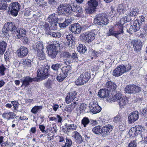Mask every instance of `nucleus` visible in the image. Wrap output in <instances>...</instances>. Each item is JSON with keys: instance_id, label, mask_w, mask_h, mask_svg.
<instances>
[{"instance_id": "obj_56", "label": "nucleus", "mask_w": 147, "mask_h": 147, "mask_svg": "<svg viewBox=\"0 0 147 147\" xmlns=\"http://www.w3.org/2000/svg\"><path fill=\"white\" fill-rule=\"evenodd\" d=\"M66 141L65 145L62 146V147H70L72 144V141L71 139L66 138Z\"/></svg>"}, {"instance_id": "obj_3", "label": "nucleus", "mask_w": 147, "mask_h": 147, "mask_svg": "<svg viewBox=\"0 0 147 147\" xmlns=\"http://www.w3.org/2000/svg\"><path fill=\"white\" fill-rule=\"evenodd\" d=\"M47 65L42 66L37 70V78L39 79V81L47 78L49 75V70Z\"/></svg>"}, {"instance_id": "obj_31", "label": "nucleus", "mask_w": 147, "mask_h": 147, "mask_svg": "<svg viewBox=\"0 0 147 147\" xmlns=\"http://www.w3.org/2000/svg\"><path fill=\"white\" fill-rule=\"evenodd\" d=\"M87 107L86 104L83 103L81 104L78 108H76V111L78 115H80L81 113L85 112Z\"/></svg>"}, {"instance_id": "obj_35", "label": "nucleus", "mask_w": 147, "mask_h": 147, "mask_svg": "<svg viewBox=\"0 0 147 147\" xmlns=\"http://www.w3.org/2000/svg\"><path fill=\"white\" fill-rule=\"evenodd\" d=\"M7 46V44L4 41L0 42V54L3 55L5 51Z\"/></svg>"}, {"instance_id": "obj_23", "label": "nucleus", "mask_w": 147, "mask_h": 147, "mask_svg": "<svg viewBox=\"0 0 147 147\" xmlns=\"http://www.w3.org/2000/svg\"><path fill=\"white\" fill-rule=\"evenodd\" d=\"M106 87L110 92H114L117 88L115 83L111 81H108L106 84Z\"/></svg>"}, {"instance_id": "obj_41", "label": "nucleus", "mask_w": 147, "mask_h": 147, "mask_svg": "<svg viewBox=\"0 0 147 147\" xmlns=\"http://www.w3.org/2000/svg\"><path fill=\"white\" fill-rule=\"evenodd\" d=\"M133 131L135 130L136 132L138 133V134H140L141 133L144 131L145 129L144 127L141 125H136L133 127Z\"/></svg>"}, {"instance_id": "obj_5", "label": "nucleus", "mask_w": 147, "mask_h": 147, "mask_svg": "<svg viewBox=\"0 0 147 147\" xmlns=\"http://www.w3.org/2000/svg\"><path fill=\"white\" fill-rule=\"evenodd\" d=\"M21 5L18 2H13L11 3L9 5V12L12 16H16L20 11Z\"/></svg>"}, {"instance_id": "obj_14", "label": "nucleus", "mask_w": 147, "mask_h": 147, "mask_svg": "<svg viewBox=\"0 0 147 147\" xmlns=\"http://www.w3.org/2000/svg\"><path fill=\"white\" fill-rule=\"evenodd\" d=\"M141 25L138 21L135 20L133 24L130 26L129 28L127 30V31L130 34H132L133 32H137L140 30Z\"/></svg>"}, {"instance_id": "obj_4", "label": "nucleus", "mask_w": 147, "mask_h": 147, "mask_svg": "<svg viewBox=\"0 0 147 147\" xmlns=\"http://www.w3.org/2000/svg\"><path fill=\"white\" fill-rule=\"evenodd\" d=\"M91 78L90 73L83 72L75 81V84L78 86L82 85L87 82Z\"/></svg>"}, {"instance_id": "obj_9", "label": "nucleus", "mask_w": 147, "mask_h": 147, "mask_svg": "<svg viewBox=\"0 0 147 147\" xmlns=\"http://www.w3.org/2000/svg\"><path fill=\"white\" fill-rule=\"evenodd\" d=\"M39 79L36 77L32 78L29 76L24 77L20 79V82L22 83L21 87H24L25 88L29 85L30 83L33 82H39Z\"/></svg>"}, {"instance_id": "obj_17", "label": "nucleus", "mask_w": 147, "mask_h": 147, "mask_svg": "<svg viewBox=\"0 0 147 147\" xmlns=\"http://www.w3.org/2000/svg\"><path fill=\"white\" fill-rule=\"evenodd\" d=\"M113 128V125L107 124L102 127V136L103 137L109 134Z\"/></svg>"}, {"instance_id": "obj_18", "label": "nucleus", "mask_w": 147, "mask_h": 147, "mask_svg": "<svg viewBox=\"0 0 147 147\" xmlns=\"http://www.w3.org/2000/svg\"><path fill=\"white\" fill-rule=\"evenodd\" d=\"M18 56L22 58L26 56L28 53V49L24 46H21L17 51Z\"/></svg>"}, {"instance_id": "obj_20", "label": "nucleus", "mask_w": 147, "mask_h": 147, "mask_svg": "<svg viewBox=\"0 0 147 147\" xmlns=\"http://www.w3.org/2000/svg\"><path fill=\"white\" fill-rule=\"evenodd\" d=\"M139 117V113L137 111L132 112L128 117V120L130 123H134Z\"/></svg>"}, {"instance_id": "obj_21", "label": "nucleus", "mask_w": 147, "mask_h": 147, "mask_svg": "<svg viewBox=\"0 0 147 147\" xmlns=\"http://www.w3.org/2000/svg\"><path fill=\"white\" fill-rule=\"evenodd\" d=\"M71 31L76 34H79L82 30L81 26L78 23L74 24L71 25Z\"/></svg>"}, {"instance_id": "obj_64", "label": "nucleus", "mask_w": 147, "mask_h": 147, "mask_svg": "<svg viewBox=\"0 0 147 147\" xmlns=\"http://www.w3.org/2000/svg\"><path fill=\"white\" fill-rule=\"evenodd\" d=\"M137 143L135 140L131 141L129 143L127 147H136Z\"/></svg>"}, {"instance_id": "obj_49", "label": "nucleus", "mask_w": 147, "mask_h": 147, "mask_svg": "<svg viewBox=\"0 0 147 147\" xmlns=\"http://www.w3.org/2000/svg\"><path fill=\"white\" fill-rule=\"evenodd\" d=\"M90 120L87 117H84L81 121V123L84 127L86 126L88 124L90 123Z\"/></svg>"}, {"instance_id": "obj_37", "label": "nucleus", "mask_w": 147, "mask_h": 147, "mask_svg": "<svg viewBox=\"0 0 147 147\" xmlns=\"http://www.w3.org/2000/svg\"><path fill=\"white\" fill-rule=\"evenodd\" d=\"M11 0L8 1L7 0H0V9L5 10L7 7V2H10Z\"/></svg>"}, {"instance_id": "obj_25", "label": "nucleus", "mask_w": 147, "mask_h": 147, "mask_svg": "<svg viewBox=\"0 0 147 147\" xmlns=\"http://www.w3.org/2000/svg\"><path fill=\"white\" fill-rule=\"evenodd\" d=\"M110 92L107 88L100 89L98 93V96L101 98H105L108 96Z\"/></svg>"}, {"instance_id": "obj_38", "label": "nucleus", "mask_w": 147, "mask_h": 147, "mask_svg": "<svg viewBox=\"0 0 147 147\" xmlns=\"http://www.w3.org/2000/svg\"><path fill=\"white\" fill-rule=\"evenodd\" d=\"M102 127L100 125L96 126L92 128V131L96 134L101 135L102 133Z\"/></svg>"}, {"instance_id": "obj_7", "label": "nucleus", "mask_w": 147, "mask_h": 147, "mask_svg": "<svg viewBox=\"0 0 147 147\" xmlns=\"http://www.w3.org/2000/svg\"><path fill=\"white\" fill-rule=\"evenodd\" d=\"M47 52L49 56L52 59L55 58L58 53V47L56 45H49L47 47Z\"/></svg>"}, {"instance_id": "obj_12", "label": "nucleus", "mask_w": 147, "mask_h": 147, "mask_svg": "<svg viewBox=\"0 0 147 147\" xmlns=\"http://www.w3.org/2000/svg\"><path fill=\"white\" fill-rule=\"evenodd\" d=\"M61 70V72L56 78L57 80L59 82L63 81L67 76L68 72L71 70L67 67H63Z\"/></svg>"}, {"instance_id": "obj_51", "label": "nucleus", "mask_w": 147, "mask_h": 147, "mask_svg": "<svg viewBox=\"0 0 147 147\" xmlns=\"http://www.w3.org/2000/svg\"><path fill=\"white\" fill-rule=\"evenodd\" d=\"M121 95L122 94L120 92L117 93L116 94L114 95V96L112 95V97L113 100L114 101L117 100L118 101L122 97Z\"/></svg>"}, {"instance_id": "obj_22", "label": "nucleus", "mask_w": 147, "mask_h": 147, "mask_svg": "<svg viewBox=\"0 0 147 147\" xmlns=\"http://www.w3.org/2000/svg\"><path fill=\"white\" fill-rule=\"evenodd\" d=\"M76 95L77 92L75 91L69 93L65 98L66 102L68 104L70 103L71 101L74 100L76 97Z\"/></svg>"}, {"instance_id": "obj_43", "label": "nucleus", "mask_w": 147, "mask_h": 147, "mask_svg": "<svg viewBox=\"0 0 147 147\" xmlns=\"http://www.w3.org/2000/svg\"><path fill=\"white\" fill-rule=\"evenodd\" d=\"M71 23V20L69 19H65V21L62 23H58L59 25L61 28L66 27Z\"/></svg>"}, {"instance_id": "obj_28", "label": "nucleus", "mask_w": 147, "mask_h": 147, "mask_svg": "<svg viewBox=\"0 0 147 147\" xmlns=\"http://www.w3.org/2000/svg\"><path fill=\"white\" fill-rule=\"evenodd\" d=\"M73 12L77 13L76 16L77 17H79L81 14L83 13V10L81 7L77 5H73Z\"/></svg>"}, {"instance_id": "obj_39", "label": "nucleus", "mask_w": 147, "mask_h": 147, "mask_svg": "<svg viewBox=\"0 0 147 147\" xmlns=\"http://www.w3.org/2000/svg\"><path fill=\"white\" fill-rule=\"evenodd\" d=\"M63 4L65 12L66 13H68L69 15L71 14L73 12V6H71L67 4Z\"/></svg>"}, {"instance_id": "obj_47", "label": "nucleus", "mask_w": 147, "mask_h": 147, "mask_svg": "<svg viewBox=\"0 0 147 147\" xmlns=\"http://www.w3.org/2000/svg\"><path fill=\"white\" fill-rule=\"evenodd\" d=\"M88 4L90 7L96 9L98 4V2L96 0H90L88 2Z\"/></svg>"}, {"instance_id": "obj_10", "label": "nucleus", "mask_w": 147, "mask_h": 147, "mask_svg": "<svg viewBox=\"0 0 147 147\" xmlns=\"http://www.w3.org/2000/svg\"><path fill=\"white\" fill-rule=\"evenodd\" d=\"M141 88L136 86V85H129L125 88V92L128 94H135L141 91Z\"/></svg>"}, {"instance_id": "obj_15", "label": "nucleus", "mask_w": 147, "mask_h": 147, "mask_svg": "<svg viewBox=\"0 0 147 147\" xmlns=\"http://www.w3.org/2000/svg\"><path fill=\"white\" fill-rule=\"evenodd\" d=\"M123 30L122 28L118 29L117 31H115L113 28H111L109 29V31L107 32V35L108 36H112L118 38L119 37V35L123 33Z\"/></svg>"}, {"instance_id": "obj_1", "label": "nucleus", "mask_w": 147, "mask_h": 147, "mask_svg": "<svg viewBox=\"0 0 147 147\" xmlns=\"http://www.w3.org/2000/svg\"><path fill=\"white\" fill-rule=\"evenodd\" d=\"M95 29L82 33L80 36V40L85 41L87 42L90 43L95 38Z\"/></svg>"}, {"instance_id": "obj_30", "label": "nucleus", "mask_w": 147, "mask_h": 147, "mask_svg": "<svg viewBox=\"0 0 147 147\" xmlns=\"http://www.w3.org/2000/svg\"><path fill=\"white\" fill-rule=\"evenodd\" d=\"M33 48L37 53H39L41 51H43V43L40 41L38 42L35 44V45L33 46Z\"/></svg>"}, {"instance_id": "obj_54", "label": "nucleus", "mask_w": 147, "mask_h": 147, "mask_svg": "<svg viewBox=\"0 0 147 147\" xmlns=\"http://www.w3.org/2000/svg\"><path fill=\"white\" fill-rule=\"evenodd\" d=\"M32 11V9L30 7L26 8L23 12L24 13V15L25 16H28L31 14Z\"/></svg>"}, {"instance_id": "obj_13", "label": "nucleus", "mask_w": 147, "mask_h": 147, "mask_svg": "<svg viewBox=\"0 0 147 147\" xmlns=\"http://www.w3.org/2000/svg\"><path fill=\"white\" fill-rule=\"evenodd\" d=\"M90 112L93 114L99 113L102 110V108L98 105L97 103L94 102H90L89 104Z\"/></svg>"}, {"instance_id": "obj_26", "label": "nucleus", "mask_w": 147, "mask_h": 147, "mask_svg": "<svg viewBox=\"0 0 147 147\" xmlns=\"http://www.w3.org/2000/svg\"><path fill=\"white\" fill-rule=\"evenodd\" d=\"M5 26L7 27L8 30L12 33H14L16 32V27L13 22H9L5 23Z\"/></svg>"}, {"instance_id": "obj_40", "label": "nucleus", "mask_w": 147, "mask_h": 147, "mask_svg": "<svg viewBox=\"0 0 147 147\" xmlns=\"http://www.w3.org/2000/svg\"><path fill=\"white\" fill-rule=\"evenodd\" d=\"M42 108L43 107L42 105L35 106L32 107L31 112L32 113L36 114L38 112H40Z\"/></svg>"}, {"instance_id": "obj_6", "label": "nucleus", "mask_w": 147, "mask_h": 147, "mask_svg": "<svg viewBox=\"0 0 147 147\" xmlns=\"http://www.w3.org/2000/svg\"><path fill=\"white\" fill-rule=\"evenodd\" d=\"M48 21L51 25V28L52 29L56 30L57 28V24L59 19L57 17V15L55 13L50 14L48 18Z\"/></svg>"}, {"instance_id": "obj_50", "label": "nucleus", "mask_w": 147, "mask_h": 147, "mask_svg": "<svg viewBox=\"0 0 147 147\" xmlns=\"http://www.w3.org/2000/svg\"><path fill=\"white\" fill-rule=\"evenodd\" d=\"M6 68L5 66L3 64L0 65V74L1 76H3L5 74V71Z\"/></svg>"}, {"instance_id": "obj_45", "label": "nucleus", "mask_w": 147, "mask_h": 147, "mask_svg": "<svg viewBox=\"0 0 147 147\" xmlns=\"http://www.w3.org/2000/svg\"><path fill=\"white\" fill-rule=\"evenodd\" d=\"M53 84V81L50 79H48L44 83V85L46 88L48 89H50L52 88Z\"/></svg>"}, {"instance_id": "obj_36", "label": "nucleus", "mask_w": 147, "mask_h": 147, "mask_svg": "<svg viewBox=\"0 0 147 147\" xmlns=\"http://www.w3.org/2000/svg\"><path fill=\"white\" fill-rule=\"evenodd\" d=\"M121 108L122 109L128 102V100L126 97L121 98L117 101Z\"/></svg>"}, {"instance_id": "obj_19", "label": "nucleus", "mask_w": 147, "mask_h": 147, "mask_svg": "<svg viewBox=\"0 0 147 147\" xmlns=\"http://www.w3.org/2000/svg\"><path fill=\"white\" fill-rule=\"evenodd\" d=\"M64 126L65 127H62V131L64 133H66L75 130L77 127V126L74 124H68L65 123Z\"/></svg>"}, {"instance_id": "obj_48", "label": "nucleus", "mask_w": 147, "mask_h": 147, "mask_svg": "<svg viewBox=\"0 0 147 147\" xmlns=\"http://www.w3.org/2000/svg\"><path fill=\"white\" fill-rule=\"evenodd\" d=\"M37 5L42 8L47 5V3L45 2L44 0H35Z\"/></svg>"}, {"instance_id": "obj_53", "label": "nucleus", "mask_w": 147, "mask_h": 147, "mask_svg": "<svg viewBox=\"0 0 147 147\" xmlns=\"http://www.w3.org/2000/svg\"><path fill=\"white\" fill-rule=\"evenodd\" d=\"M48 34L49 35H51L53 37H57L59 38L61 37V34L57 32H52L51 31L50 32H49Z\"/></svg>"}, {"instance_id": "obj_62", "label": "nucleus", "mask_w": 147, "mask_h": 147, "mask_svg": "<svg viewBox=\"0 0 147 147\" xmlns=\"http://www.w3.org/2000/svg\"><path fill=\"white\" fill-rule=\"evenodd\" d=\"M45 28V31L48 33H49L51 31L50 30V28L49 26V24L47 23H45L43 26Z\"/></svg>"}, {"instance_id": "obj_46", "label": "nucleus", "mask_w": 147, "mask_h": 147, "mask_svg": "<svg viewBox=\"0 0 147 147\" xmlns=\"http://www.w3.org/2000/svg\"><path fill=\"white\" fill-rule=\"evenodd\" d=\"M65 11L64 4L60 5L58 7L57 11L56 13L58 15H61L63 14Z\"/></svg>"}, {"instance_id": "obj_42", "label": "nucleus", "mask_w": 147, "mask_h": 147, "mask_svg": "<svg viewBox=\"0 0 147 147\" xmlns=\"http://www.w3.org/2000/svg\"><path fill=\"white\" fill-rule=\"evenodd\" d=\"M78 104V102H74L73 103H72L71 105H69L65 109L66 111L68 112H70L74 109L77 105Z\"/></svg>"}, {"instance_id": "obj_55", "label": "nucleus", "mask_w": 147, "mask_h": 147, "mask_svg": "<svg viewBox=\"0 0 147 147\" xmlns=\"http://www.w3.org/2000/svg\"><path fill=\"white\" fill-rule=\"evenodd\" d=\"M61 55L63 58L70 59V53L68 52H64L61 53Z\"/></svg>"}, {"instance_id": "obj_44", "label": "nucleus", "mask_w": 147, "mask_h": 147, "mask_svg": "<svg viewBox=\"0 0 147 147\" xmlns=\"http://www.w3.org/2000/svg\"><path fill=\"white\" fill-rule=\"evenodd\" d=\"M78 51L81 54H83L87 50L86 46L82 44H79L77 48Z\"/></svg>"}, {"instance_id": "obj_52", "label": "nucleus", "mask_w": 147, "mask_h": 147, "mask_svg": "<svg viewBox=\"0 0 147 147\" xmlns=\"http://www.w3.org/2000/svg\"><path fill=\"white\" fill-rule=\"evenodd\" d=\"M32 61L31 60L26 59H24L22 62V64L28 67H31Z\"/></svg>"}, {"instance_id": "obj_27", "label": "nucleus", "mask_w": 147, "mask_h": 147, "mask_svg": "<svg viewBox=\"0 0 147 147\" xmlns=\"http://www.w3.org/2000/svg\"><path fill=\"white\" fill-rule=\"evenodd\" d=\"M73 137L76 140L77 143L79 144L82 143L83 142L82 136L78 131H75L73 133Z\"/></svg>"}, {"instance_id": "obj_32", "label": "nucleus", "mask_w": 147, "mask_h": 147, "mask_svg": "<svg viewBox=\"0 0 147 147\" xmlns=\"http://www.w3.org/2000/svg\"><path fill=\"white\" fill-rule=\"evenodd\" d=\"M113 121L115 123H119L120 125H122L125 123L124 120L119 114L117 115L114 117Z\"/></svg>"}, {"instance_id": "obj_29", "label": "nucleus", "mask_w": 147, "mask_h": 147, "mask_svg": "<svg viewBox=\"0 0 147 147\" xmlns=\"http://www.w3.org/2000/svg\"><path fill=\"white\" fill-rule=\"evenodd\" d=\"M128 9V6L124 3L119 4L117 7V11L119 14L124 13Z\"/></svg>"}, {"instance_id": "obj_8", "label": "nucleus", "mask_w": 147, "mask_h": 147, "mask_svg": "<svg viewBox=\"0 0 147 147\" xmlns=\"http://www.w3.org/2000/svg\"><path fill=\"white\" fill-rule=\"evenodd\" d=\"M16 34L18 38L20 39L24 44H27L28 41V39L26 36V31L25 29L19 28L16 29Z\"/></svg>"}, {"instance_id": "obj_34", "label": "nucleus", "mask_w": 147, "mask_h": 147, "mask_svg": "<svg viewBox=\"0 0 147 147\" xmlns=\"http://www.w3.org/2000/svg\"><path fill=\"white\" fill-rule=\"evenodd\" d=\"M66 39L67 40L68 45H71L74 44L75 41V38L71 34H68L66 36Z\"/></svg>"}, {"instance_id": "obj_2", "label": "nucleus", "mask_w": 147, "mask_h": 147, "mask_svg": "<svg viewBox=\"0 0 147 147\" xmlns=\"http://www.w3.org/2000/svg\"><path fill=\"white\" fill-rule=\"evenodd\" d=\"M107 14L105 13H100L96 15L94 19V23L98 25H107L109 22Z\"/></svg>"}, {"instance_id": "obj_58", "label": "nucleus", "mask_w": 147, "mask_h": 147, "mask_svg": "<svg viewBox=\"0 0 147 147\" xmlns=\"http://www.w3.org/2000/svg\"><path fill=\"white\" fill-rule=\"evenodd\" d=\"M38 57L40 60H44L45 57V54L43 50L41 51L39 53H37Z\"/></svg>"}, {"instance_id": "obj_63", "label": "nucleus", "mask_w": 147, "mask_h": 147, "mask_svg": "<svg viewBox=\"0 0 147 147\" xmlns=\"http://www.w3.org/2000/svg\"><path fill=\"white\" fill-rule=\"evenodd\" d=\"M90 52H91V59H92L93 58H96L98 57L97 55L98 52L97 51H96L95 50H94L92 49L90 51Z\"/></svg>"}, {"instance_id": "obj_61", "label": "nucleus", "mask_w": 147, "mask_h": 147, "mask_svg": "<svg viewBox=\"0 0 147 147\" xmlns=\"http://www.w3.org/2000/svg\"><path fill=\"white\" fill-rule=\"evenodd\" d=\"M95 9L94 8L89 6L88 8L86 9L85 10L86 13L91 14L94 12L95 11Z\"/></svg>"}, {"instance_id": "obj_16", "label": "nucleus", "mask_w": 147, "mask_h": 147, "mask_svg": "<svg viewBox=\"0 0 147 147\" xmlns=\"http://www.w3.org/2000/svg\"><path fill=\"white\" fill-rule=\"evenodd\" d=\"M125 69L124 65H120L113 71V75L115 77L119 76L125 72Z\"/></svg>"}, {"instance_id": "obj_57", "label": "nucleus", "mask_w": 147, "mask_h": 147, "mask_svg": "<svg viewBox=\"0 0 147 147\" xmlns=\"http://www.w3.org/2000/svg\"><path fill=\"white\" fill-rule=\"evenodd\" d=\"M134 129L133 127L131 128L128 133L129 136L130 137H133L138 135V133L136 132L135 130L133 131V129Z\"/></svg>"}, {"instance_id": "obj_59", "label": "nucleus", "mask_w": 147, "mask_h": 147, "mask_svg": "<svg viewBox=\"0 0 147 147\" xmlns=\"http://www.w3.org/2000/svg\"><path fill=\"white\" fill-rule=\"evenodd\" d=\"M136 20L142 25V23L145 21V16L143 15L140 16Z\"/></svg>"}, {"instance_id": "obj_60", "label": "nucleus", "mask_w": 147, "mask_h": 147, "mask_svg": "<svg viewBox=\"0 0 147 147\" xmlns=\"http://www.w3.org/2000/svg\"><path fill=\"white\" fill-rule=\"evenodd\" d=\"M61 66L60 64L59 63H56V64H54L52 65L51 68L53 70L57 71L59 68Z\"/></svg>"}, {"instance_id": "obj_33", "label": "nucleus", "mask_w": 147, "mask_h": 147, "mask_svg": "<svg viewBox=\"0 0 147 147\" xmlns=\"http://www.w3.org/2000/svg\"><path fill=\"white\" fill-rule=\"evenodd\" d=\"M127 18V16L124 17L123 18L120 19V20L119 21L118 23L117 24V26H118V29L120 28H122L123 30V26L127 22H129L130 21H128Z\"/></svg>"}, {"instance_id": "obj_24", "label": "nucleus", "mask_w": 147, "mask_h": 147, "mask_svg": "<svg viewBox=\"0 0 147 147\" xmlns=\"http://www.w3.org/2000/svg\"><path fill=\"white\" fill-rule=\"evenodd\" d=\"M132 42L135 51L138 52L141 50L142 45V42L140 40H133Z\"/></svg>"}, {"instance_id": "obj_11", "label": "nucleus", "mask_w": 147, "mask_h": 147, "mask_svg": "<svg viewBox=\"0 0 147 147\" xmlns=\"http://www.w3.org/2000/svg\"><path fill=\"white\" fill-rule=\"evenodd\" d=\"M139 11L137 8L130 9L129 11L127 13V18L128 21H131L134 20V18L137 15Z\"/></svg>"}]
</instances>
